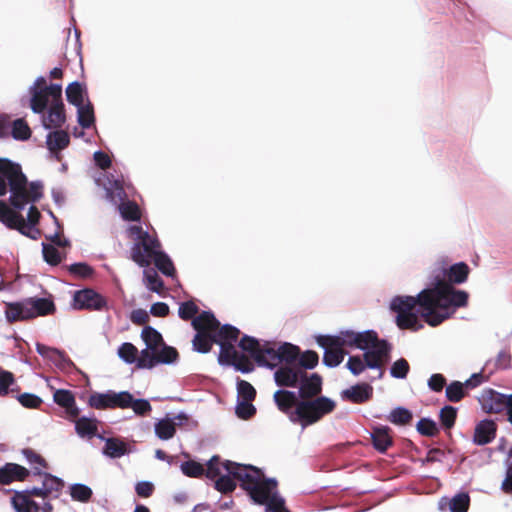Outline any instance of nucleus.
Returning a JSON list of instances; mask_svg holds the SVG:
<instances>
[{
    "mask_svg": "<svg viewBox=\"0 0 512 512\" xmlns=\"http://www.w3.org/2000/svg\"><path fill=\"white\" fill-rule=\"evenodd\" d=\"M10 188L9 201L13 208L24 209L28 203H35L42 197V184L32 182L27 187L26 176L20 165L6 158H0V196Z\"/></svg>",
    "mask_w": 512,
    "mask_h": 512,
    "instance_id": "nucleus-6",
    "label": "nucleus"
},
{
    "mask_svg": "<svg viewBox=\"0 0 512 512\" xmlns=\"http://www.w3.org/2000/svg\"><path fill=\"white\" fill-rule=\"evenodd\" d=\"M77 118L83 128H90L94 124V110L90 102L77 106Z\"/></svg>",
    "mask_w": 512,
    "mask_h": 512,
    "instance_id": "nucleus-30",
    "label": "nucleus"
},
{
    "mask_svg": "<svg viewBox=\"0 0 512 512\" xmlns=\"http://www.w3.org/2000/svg\"><path fill=\"white\" fill-rule=\"evenodd\" d=\"M54 401L62 407H70L75 404L73 394L68 390L59 389L54 393Z\"/></svg>",
    "mask_w": 512,
    "mask_h": 512,
    "instance_id": "nucleus-49",
    "label": "nucleus"
},
{
    "mask_svg": "<svg viewBox=\"0 0 512 512\" xmlns=\"http://www.w3.org/2000/svg\"><path fill=\"white\" fill-rule=\"evenodd\" d=\"M198 307L193 301H186L180 304L178 314L183 320H192V326L197 331L193 338V348L199 353L210 351L212 344L220 346L218 361L220 364L233 365L242 373H249L253 370V364L241 356L235 347L240 334L236 327L225 324L220 327V322L210 311H203L198 316Z\"/></svg>",
    "mask_w": 512,
    "mask_h": 512,
    "instance_id": "nucleus-3",
    "label": "nucleus"
},
{
    "mask_svg": "<svg viewBox=\"0 0 512 512\" xmlns=\"http://www.w3.org/2000/svg\"><path fill=\"white\" fill-rule=\"evenodd\" d=\"M23 454L31 465H35L34 469L37 471V473H40L41 468L44 467V460L32 450L26 449L23 451Z\"/></svg>",
    "mask_w": 512,
    "mask_h": 512,
    "instance_id": "nucleus-54",
    "label": "nucleus"
},
{
    "mask_svg": "<svg viewBox=\"0 0 512 512\" xmlns=\"http://www.w3.org/2000/svg\"><path fill=\"white\" fill-rule=\"evenodd\" d=\"M446 384V379L442 374H433L430 376L428 380V387L435 392L442 391L443 387Z\"/></svg>",
    "mask_w": 512,
    "mask_h": 512,
    "instance_id": "nucleus-53",
    "label": "nucleus"
},
{
    "mask_svg": "<svg viewBox=\"0 0 512 512\" xmlns=\"http://www.w3.org/2000/svg\"><path fill=\"white\" fill-rule=\"evenodd\" d=\"M371 334L350 329L341 330L336 335H324L317 338V343L324 349L323 363L328 367L338 366L344 359V348H365Z\"/></svg>",
    "mask_w": 512,
    "mask_h": 512,
    "instance_id": "nucleus-9",
    "label": "nucleus"
},
{
    "mask_svg": "<svg viewBox=\"0 0 512 512\" xmlns=\"http://www.w3.org/2000/svg\"><path fill=\"white\" fill-rule=\"evenodd\" d=\"M363 332L371 334L370 340L366 341V347L358 348L364 353L362 356H350L346 367L355 376L360 375L366 368L377 370V378H381L383 375L382 367L389 359L391 346L386 340L379 339L374 330H364Z\"/></svg>",
    "mask_w": 512,
    "mask_h": 512,
    "instance_id": "nucleus-10",
    "label": "nucleus"
},
{
    "mask_svg": "<svg viewBox=\"0 0 512 512\" xmlns=\"http://www.w3.org/2000/svg\"><path fill=\"white\" fill-rule=\"evenodd\" d=\"M29 94L30 108L34 113L42 115L45 129L60 128L64 124L66 117L60 84L47 85L46 78L40 76L29 87Z\"/></svg>",
    "mask_w": 512,
    "mask_h": 512,
    "instance_id": "nucleus-5",
    "label": "nucleus"
},
{
    "mask_svg": "<svg viewBox=\"0 0 512 512\" xmlns=\"http://www.w3.org/2000/svg\"><path fill=\"white\" fill-rule=\"evenodd\" d=\"M238 400H253L256 395L254 387L245 380H239L237 383Z\"/></svg>",
    "mask_w": 512,
    "mask_h": 512,
    "instance_id": "nucleus-44",
    "label": "nucleus"
},
{
    "mask_svg": "<svg viewBox=\"0 0 512 512\" xmlns=\"http://www.w3.org/2000/svg\"><path fill=\"white\" fill-rule=\"evenodd\" d=\"M482 409L486 413H500L509 409L512 394L506 395L493 389H484L478 398Z\"/></svg>",
    "mask_w": 512,
    "mask_h": 512,
    "instance_id": "nucleus-16",
    "label": "nucleus"
},
{
    "mask_svg": "<svg viewBox=\"0 0 512 512\" xmlns=\"http://www.w3.org/2000/svg\"><path fill=\"white\" fill-rule=\"evenodd\" d=\"M139 352L138 349L129 342L123 343L118 348V356L120 359H122L127 364H133L136 363V366L138 367V358H139Z\"/></svg>",
    "mask_w": 512,
    "mask_h": 512,
    "instance_id": "nucleus-34",
    "label": "nucleus"
},
{
    "mask_svg": "<svg viewBox=\"0 0 512 512\" xmlns=\"http://www.w3.org/2000/svg\"><path fill=\"white\" fill-rule=\"evenodd\" d=\"M89 405L95 409H112V390L91 394Z\"/></svg>",
    "mask_w": 512,
    "mask_h": 512,
    "instance_id": "nucleus-33",
    "label": "nucleus"
},
{
    "mask_svg": "<svg viewBox=\"0 0 512 512\" xmlns=\"http://www.w3.org/2000/svg\"><path fill=\"white\" fill-rule=\"evenodd\" d=\"M10 128V119L7 115H0V137L5 136Z\"/></svg>",
    "mask_w": 512,
    "mask_h": 512,
    "instance_id": "nucleus-63",
    "label": "nucleus"
},
{
    "mask_svg": "<svg viewBox=\"0 0 512 512\" xmlns=\"http://www.w3.org/2000/svg\"><path fill=\"white\" fill-rule=\"evenodd\" d=\"M445 456V453L440 449H431L428 451L426 456L427 462H441Z\"/></svg>",
    "mask_w": 512,
    "mask_h": 512,
    "instance_id": "nucleus-61",
    "label": "nucleus"
},
{
    "mask_svg": "<svg viewBox=\"0 0 512 512\" xmlns=\"http://www.w3.org/2000/svg\"><path fill=\"white\" fill-rule=\"evenodd\" d=\"M132 394L129 391H112V409H128Z\"/></svg>",
    "mask_w": 512,
    "mask_h": 512,
    "instance_id": "nucleus-42",
    "label": "nucleus"
},
{
    "mask_svg": "<svg viewBox=\"0 0 512 512\" xmlns=\"http://www.w3.org/2000/svg\"><path fill=\"white\" fill-rule=\"evenodd\" d=\"M391 429L388 426L374 427L371 433V439L374 448L380 452L385 453L392 445L393 440L390 435Z\"/></svg>",
    "mask_w": 512,
    "mask_h": 512,
    "instance_id": "nucleus-26",
    "label": "nucleus"
},
{
    "mask_svg": "<svg viewBox=\"0 0 512 512\" xmlns=\"http://www.w3.org/2000/svg\"><path fill=\"white\" fill-rule=\"evenodd\" d=\"M181 471L186 476L198 477L204 473L205 469L200 463L191 460L181 464Z\"/></svg>",
    "mask_w": 512,
    "mask_h": 512,
    "instance_id": "nucleus-48",
    "label": "nucleus"
},
{
    "mask_svg": "<svg viewBox=\"0 0 512 512\" xmlns=\"http://www.w3.org/2000/svg\"><path fill=\"white\" fill-rule=\"evenodd\" d=\"M150 313L155 317H164L169 313V306L164 302H157L151 306Z\"/></svg>",
    "mask_w": 512,
    "mask_h": 512,
    "instance_id": "nucleus-59",
    "label": "nucleus"
},
{
    "mask_svg": "<svg viewBox=\"0 0 512 512\" xmlns=\"http://www.w3.org/2000/svg\"><path fill=\"white\" fill-rule=\"evenodd\" d=\"M128 236L134 241L131 256L141 267H148L151 262L166 276H174L175 268L169 256L161 250L158 239L144 231L141 226L131 225Z\"/></svg>",
    "mask_w": 512,
    "mask_h": 512,
    "instance_id": "nucleus-7",
    "label": "nucleus"
},
{
    "mask_svg": "<svg viewBox=\"0 0 512 512\" xmlns=\"http://www.w3.org/2000/svg\"><path fill=\"white\" fill-rule=\"evenodd\" d=\"M16 210V208H14ZM22 209H20L21 211ZM0 222L10 229H16L23 235L36 239L40 234L35 225H26L24 217L19 213V209L14 211L8 205L0 200Z\"/></svg>",
    "mask_w": 512,
    "mask_h": 512,
    "instance_id": "nucleus-14",
    "label": "nucleus"
},
{
    "mask_svg": "<svg viewBox=\"0 0 512 512\" xmlns=\"http://www.w3.org/2000/svg\"><path fill=\"white\" fill-rule=\"evenodd\" d=\"M130 320L134 324L143 325L149 320V315L144 309H135L131 312Z\"/></svg>",
    "mask_w": 512,
    "mask_h": 512,
    "instance_id": "nucleus-57",
    "label": "nucleus"
},
{
    "mask_svg": "<svg viewBox=\"0 0 512 512\" xmlns=\"http://www.w3.org/2000/svg\"><path fill=\"white\" fill-rule=\"evenodd\" d=\"M36 351L43 358L51 361L54 365L61 369H66L73 366L72 361L65 355V353L56 348L37 343Z\"/></svg>",
    "mask_w": 512,
    "mask_h": 512,
    "instance_id": "nucleus-21",
    "label": "nucleus"
},
{
    "mask_svg": "<svg viewBox=\"0 0 512 512\" xmlns=\"http://www.w3.org/2000/svg\"><path fill=\"white\" fill-rule=\"evenodd\" d=\"M504 466L505 478L502 482L501 488L506 493H512V445L504 460Z\"/></svg>",
    "mask_w": 512,
    "mask_h": 512,
    "instance_id": "nucleus-39",
    "label": "nucleus"
},
{
    "mask_svg": "<svg viewBox=\"0 0 512 512\" xmlns=\"http://www.w3.org/2000/svg\"><path fill=\"white\" fill-rule=\"evenodd\" d=\"M48 239L57 246H67L69 244V241L67 239H62L58 233H54L53 235H50Z\"/></svg>",
    "mask_w": 512,
    "mask_h": 512,
    "instance_id": "nucleus-64",
    "label": "nucleus"
},
{
    "mask_svg": "<svg viewBox=\"0 0 512 512\" xmlns=\"http://www.w3.org/2000/svg\"><path fill=\"white\" fill-rule=\"evenodd\" d=\"M104 176L106 179V183H104L106 199L113 204L120 202L118 209L123 219L129 221L139 220L141 214L138 205L131 201H124L126 192L124 190L123 176L114 175L113 173H106Z\"/></svg>",
    "mask_w": 512,
    "mask_h": 512,
    "instance_id": "nucleus-12",
    "label": "nucleus"
},
{
    "mask_svg": "<svg viewBox=\"0 0 512 512\" xmlns=\"http://www.w3.org/2000/svg\"><path fill=\"white\" fill-rule=\"evenodd\" d=\"M239 347L249 353L259 366L275 368L278 364H297L299 348L290 343H283L278 348L269 342L261 343L254 337L243 336Z\"/></svg>",
    "mask_w": 512,
    "mask_h": 512,
    "instance_id": "nucleus-8",
    "label": "nucleus"
},
{
    "mask_svg": "<svg viewBox=\"0 0 512 512\" xmlns=\"http://www.w3.org/2000/svg\"><path fill=\"white\" fill-rule=\"evenodd\" d=\"M11 504L16 512H39V505L33 501L26 491L15 492L11 498Z\"/></svg>",
    "mask_w": 512,
    "mask_h": 512,
    "instance_id": "nucleus-25",
    "label": "nucleus"
},
{
    "mask_svg": "<svg viewBox=\"0 0 512 512\" xmlns=\"http://www.w3.org/2000/svg\"><path fill=\"white\" fill-rule=\"evenodd\" d=\"M143 273L147 288L160 294V291L163 287V282L158 276L157 272L154 269L149 268L145 269Z\"/></svg>",
    "mask_w": 512,
    "mask_h": 512,
    "instance_id": "nucleus-37",
    "label": "nucleus"
},
{
    "mask_svg": "<svg viewBox=\"0 0 512 512\" xmlns=\"http://www.w3.org/2000/svg\"><path fill=\"white\" fill-rule=\"evenodd\" d=\"M29 475V471L15 463H6L0 468V483L10 484L13 481H22Z\"/></svg>",
    "mask_w": 512,
    "mask_h": 512,
    "instance_id": "nucleus-24",
    "label": "nucleus"
},
{
    "mask_svg": "<svg viewBox=\"0 0 512 512\" xmlns=\"http://www.w3.org/2000/svg\"><path fill=\"white\" fill-rule=\"evenodd\" d=\"M69 271L80 277H88L92 274V269L85 263H74L70 266Z\"/></svg>",
    "mask_w": 512,
    "mask_h": 512,
    "instance_id": "nucleus-56",
    "label": "nucleus"
},
{
    "mask_svg": "<svg viewBox=\"0 0 512 512\" xmlns=\"http://www.w3.org/2000/svg\"><path fill=\"white\" fill-rule=\"evenodd\" d=\"M54 309L55 306L52 300L32 297L21 302L8 304L5 315L9 322H15L48 315Z\"/></svg>",
    "mask_w": 512,
    "mask_h": 512,
    "instance_id": "nucleus-13",
    "label": "nucleus"
},
{
    "mask_svg": "<svg viewBox=\"0 0 512 512\" xmlns=\"http://www.w3.org/2000/svg\"><path fill=\"white\" fill-rule=\"evenodd\" d=\"M40 217V212L38 209L31 205L29 207L28 213H27V222L26 225H36Z\"/></svg>",
    "mask_w": 512,
    "mask_h": 512,
    "instance_id": "nucleus-62",
    "label": "nucleus"
},
{
    "mask_svg": "<svg viewBox=\"0 0 512 512\" xmlns=\"http://www.w3.org/2000/svg\"><path fill=\"white\" fill-rule=\"evenodd\" d=\"M141 338L146 347L139 354L138 368L152 369L158 364H172L177 360V350L167 346L162 335L155 328L151 326L144 327Z\"/></svg>",
    "mask_w": 512,
    "mask_h": 512,
    "instance_id": "nucleus-11",
    "label": "nucleus"
},
{
    "mask_svg": "<svg viewBox=\"0 0 512 512\" xmlns=\"http://www.w3.org/2000/svg\"><path fill=\"white\" fill-rule=\"evenodd\" d=\"M94 161L96 165L103 170L109 168L111 165L110 157L102 151H96L94 153Z\"/></svg>",
    "mask_w": 512,
    "mask_h": 512,
    "instance_id": "nucleus-58",
    "label": "nucleus"
},
{
    "mask_svg": "<svg viewBox=\"0 0 512 512\" xmlns=\"http://www.w3.org/2000/svg\"><path fill=\"white\" fill-rule=\"evenodd\" d=\"M154 490V485L149 481H140L135 486V491L140 497H149Z\"/></svg>",
    "mask_w": 512,
    "mask_h": 512,
    "instance_id": "nucleus-55",
    "label": "nucleus"
},
{
    "mask_svg": "<svg viewBox=\"0 0 512 512\" xmlns=\"http://www.w3.org/2000/svg\"><path fill=\"white\" fill-rule=\"evenodd\" d=\"M187 419L188 417L185 413H179L173 416L167 415L154 424L155 435L160 440H170L176 433V427L182 425Z\"/></svg>",
    "mask_w": 512,
    "mask_h": 512,
    "instance_id": "nucleus-17",
    "label": "nucleus"
},
{
    "mask_svg": "<svg viewBox=\"0 0 512 512\" xmlns=\"http://www.w3.org/2000/svg\"><path fill=\"white\" fill-rule=\"evenodd\" d=\"M497 432V424L491 419H484L478 422L474 429L473 443L478 446H484L491 443Z\"/></svg>",
    "mask_w": 512,
    "mask_h": 512,
    "instance_id": "nucleus-20",
    "label": "nucleus"
},
{
    "mask_svg": "<svg viewBox=\"0 0 512 512\" xmlns=\"http://www.w3.org/2000/svg\"><path fill=\"white\" fill-rule=\"evenodd\" d=\"M129 408H131L137 416L145 417L148 416L152 411V406L147 399L134 398L130 400Z\"/></svg>",
    "mask_w": 512,
    "mask_h": 512,
    "instance_id": "nucleus-38",
    "label": "nucleus"
},
{
    "mask_svg": "<svg viewBox=\"0 0 512 512\" xmlns=\"http://www.w3.org/2000/svg\"><path fill=\"white\" fill-rule=\"evenodd\" d=\"M509 362H510L509 354L506 351L502 350L497 355V358L495 360V366L497 368H506V367H508Z\"/></svg>",
    "mask_w": 512,
    "mask_h": 512,
    "instance_id": "nucleus-60",
    "label": "nucleus"
},
{
    "mask_svg": "<svg viewBox=\"0 0 512 512\" xmlns=\"http://www.w3.org/2000/svg\"><path fill=\"white\" fill-rule=\"evenodd\" d=\"M11 135L15 140L25 141L31 137V129L27 122L22 119H16L12 123L10 122Z\"/></svg>",
    "mask_w": 512,
    "mask_h": 512,
    "instance_id": "nucleus-31",
    "label": "nucleus"
},
{
    "mask_svg": "<svg viewBox=\"0 0 512 512\" xmlns=\"http://www.w3.org/2000/svg\"><path fill=\"white\" fill-rule=\"evenodd\" d=\"M298 393L288 390H277L274 401L280 411L285 413L293 423L303 428L321 420L336 408V402L321 396L322 378L317 373H303L298 386Z\"/></svg>",
    "mask_w": 512,
    "mask_h": 512,
    "instance_id": "nucleus-4",
    "label": "nucleus"
},
{
    "mask_svg": "<svg viewBox=\"0 0 512 512\" xmlns=\"http://www.w3.org/2000/svg\"><path fill=\"white\" fill-rule=\"evenodd\" d=\"M456 413V409L452 406H445L442 408L440 411V419L442 424L447 428H451L454 425Z\"/></svg>",
    "mask_w": 512,
    "mask_h": 512,
    "instance_id": "nucleus-50",
    "label": "nucleus"
},
{
    "mask_svg": "<svg viewBox=\"0 0 512 512\" xmlns=\"http://www.w3.org/2000/svg\"><path fill=\"white\" fill-rule=\"evenodd\" d=\"M417 431L424 436H434L438 432L436 423L428 418H422L416 425Z\"/></svg>",
    "mask_w": 512,
    "mask_h": 512,
    "instance_id": "nucleus-45",
    "label": "nucleus"
},
{
    "mask_svg": "<svg viewBox=\"0 0 512 512\" xmlns=\"http://www.w3.org/2000/svg\"><path fill=\"white\" fill-rule=\"evenodd\" d=\"M13 382V374L0 368V396L8 393V389Z\"/></svg>",
    "mask_w": 512,
    "mask_h": 512,
    "instance_id": "nucleus-52",
    "label": "nucleus"
},
{
    "mask_svg": "<svg viewBox=\"0 0 512 512\" xmlns=\"http://www.w3.org/2000/svg\"><path fill=\"white\" fill-rule=\"evenodd\" d=\"M490 362H486L482 371L474 373L465 382L453 381L446 387V397L451 402H459L465 396V389H473L482 384L488 379L484 376V371L489 366Z\"/></svg>",
    "mask_w": 512,
    "mask_h": 512,
    "instance_id": "nucleus-15",
    "label": "nucleus"
},
{
    "mask_svg": "<svg viewBox=\"0 0 512 512\" xmlns=\"http://www.w3.org/2000/svg\"><path fill=\"white\" fill-rule=\"evenodd\" d=\"M469 267L464 262L451 265L444 273L445 278L435 277L431 287L423 289L417 296H396L391 300L390 308L397 313L396 323L400 329L417 331L423 327L421 317L430 326H437L451 317L457 308L465 307L468 293L457 290L453 284H462L467 280Z\"/></svg>",
    "mask_w": 512,
    "mask_h": 512,
    "instance_id": "nucleus-1",
    "label": "nucleus"
},
{
    "mask_svg": "<svg viewBox=\"0 0 512 512\" xmlns=\"http://www.w3.org/2000/svg\"><path fill=\"white\" fill-rule=\"evenodd\" d=\"M319 361V357L314 351H306L301 356L299 355L297 358V366L302 367L303 370L313 369Z\"/></svg>",
    "mask_w": 512,
    "mask_h": 512,
    "instance_id": "nucleus-41",
    "label": "nucleus"
},
{
    "mask_svg": "<svg viewBox=\"0 0 512 512\" xmlns=\"http://www.w3.org/2000/svg\"><path fill=\"white\" fill-rule=\"evenodd\" d=\"M409 370L410 366L408 361L404 358H400L391 365L390 375L396 379H405Z\"/></svg>",
    "mask_w": 512,
    "mask_h": 512,
    "instance_id": "nucleus-40",
    "label": "nucleus"
},
{
    "mask_svg": "<svg viewBox=\"0 0 512 512\" xmlns=\"http://www.w3.org/2000/svg\"><path fill=\"white\" fill-rule=\"evenodd\" d=\"M66 96L68 102L76 107L85 103L83 86L77 81L68 85Z\"/></svg>",
    "mask_w": 512,
    "mask_h": 512,
    "instance_id": "nucleus-32",
    "label": "nucleus"
},
{
    "mask_svg": "<svg viewBox=\"0 0 512 512\" xmlns=\"http://www.w3.org/2000/svg\"><path fill=\"white\" fill-rule=\"evenodd\" d=\"M20 404L26 408H37L42 403V399L31 393H23L17 397Z\"/></svg>",
    "mask_w": 512,
    "mask_h": 512,
    "instance_id": "nucleus-51",
    "label": "nucleus"
},
{
    "mask_svg": "<svg viewBox=\"0 0 512 512\" xmlns=\"http://www.w3.org/2000/svg\"><path fill=\"white\" fill-rule=\"evenodd\" d=\"M70 143V136L64 130H55L48 133L46 145L56 160L61 159L60 151L65 149Z\"/></svg>",
    "mask_w": 512,
    "mask_h": 512,
    "instance_id": "nucleus-23",
    "label": "nucleus"
},
{
    "mask_svg": "<svg viewBox=\"0 0 512 512\" xmlns=\"http://www.w3.org/2000/svg\"><path fill=\"white\" fill-rule=\"evenodd\" d=\"M42 485L46 494L49 495L53 492L60 491L61 488L63 487V481L58 477L52 476L50 474H45Z\"/></svg>",
    "mask_w": 512,
    "mask_h": 512,
    "instance_id": "nucleus-47",
    "label": "nucleus"
},
{
    "mask_svg": "<svg viewBox=\"0 0 512 512\" xmlns=\"http://www.w3.org/2000/svg\"><path fill=\"white\" fill-rule=\"evenodd\" d=\"M372 395L373 388L367 383L356 384L341 392L342 399L357 404L368 401Z\"/></svg>",
    "mask_w": 512,
    "mask_h": 512,
    "instance_id": "nucleus-22",
    "label": "nucleus"
},
{
    "mask_svg": "<svg viewBox=\"0 0 512 512\" xmlns=\"http://www.w3.org/2000/svg\"><path fill=\"white\" fill-rule=\"evenodd\" d=\"M304 372L297 364L280 365L274 372V380L278 386L297 387Z\"/></svg>",
    "mask_w": 512,
    "mask_h": 512,
    "instance_id": "nucleus-18",
    "label": "nucleus"
},
{
    "mask_svg": "<svg viewBox=\"0 0 512 512\" xmlns=\"http://www.w3.org/2000/svg\"><path fill=\"white\" fill-rule=\"evenodd\" d=\"M42 252L44 260L50 265H57L61 262L59 251L50 244L42 243Z\"/></svg>",
    "mask_w": 512,
    "mask_h": 512,
    "instance_id": "nucleus-46",
    "label": "nucleus"
},
{
    "mask_svg": "<svg viewBox=\"0 0 512 512\" xmlns=\"http://www.w3.org/2000/svg\"><path fill=\"white\" fill-rule=\"evenodd\" d=\"M70 495L73 500L87 502L92 496V490L85 484L75 483L70 487Z\"/></svg>",
    "mask_w": 512,
    "mask_h": 512,
    "instance_id": "nucleus-35",
    "label": "nucleus"
},
{
    "mask_svg": "<svg viewBox=\"0 0 512 512\" xmlns=\"http://www.w3.org/2000/svg\"><path fill=\"white\" fill-rule=\"evenodd\" d=\"M252 400H238L236 405V414L241 419H248L252 417L255 412L256 408L251 403Z\"/></svg>",
    "mask_w": 512,
    "mask_h": 512,
    "instance_id": "nucleus-43",
    "label": "nucleus"
},
{
    "mask_svg": "<svg viewBox=\"0 0 512 512\" xmlns=\"http://www.w3.org/2000/svg\"><path fill=\"white\" fill-rule=\"evenodd\" d=\"M411 419L412 413L404 407H397L393 409L388 416V420L397 425H405L409 423Z\"/></svg>",
    "mask_w": 512,
    "mask_h": 512,
    "instance_id": "nucleus-36",
    "label": "nucleus"
},
{
    "mask_svg": "<svg viewBox=\"0 0 512 512\" xmlns=\"http://www.w3.org/2000/svg\"><path fill=\"white\" fill-rule=\"evenodd\" d=\"M75 430L81 438H93L97 433V421L81 417L75 421Z\"/></svg>",
    "mask_w": 512,
    "mask_h": 512,
    "instance_id": "nucleus-28",
    "label": "nucleus"
},
{
    "mask_svg": "<svg viewBox=\"0 0 512 512\" xmlns=\"http://www.w3.org/2000/svg\"><path fill=\"white\" fill-rule=\"evenodd\" d=\"M449 506L450 512H467L470 506V497L466 492H460L454 495L450 500L442 498L439 501V509L443 510Z\"/></svg>",
    "mask_w": 512,
    "mask_h": 512,
    "instance_id": "nucleus-27",
    "label": "nucleus"
},
{
    "mask_svg": "<svg viewBox=\"0 0 512 512\" xmlns=\"http://www.w3.org/2000/svg\"><path fill=\"white\" fill-rule=\"evenodd\" d=\"M105 304L104 298L91 289L77 291L74 294L73 306L76 309L100 310Z\"/></svg>",
    "mask_w": 512,
    "mask_h": 512,
    "instance_id": "nucleus-19",
    "label": "nucleus"
},
{
    "mask_svg": "<svg viewBox=\"0 0 512 512\" xmlns=\"http://www.w3.org/2000/svg\"><path fill=\"white\" fill-rule=\"evenodd\" d=\"M127 452L126 444L116 438H107L103 453L110 458H120Z\"/></svg>",
    "mask_w": 512,
    "mask_h": 512,
    "instance_id": "nucleus-29",
    "label": "nucleus"
},
{
    "mask_svg": "<svg viewBox=\"0 0 512 512\" xmlns=\"http://www.w3.org/2000/svg\"><path fill=\"white\" fill-rule=\"evenodd\" d=\"M206 476L215 479L214 486L222 493L232 492L238 480L251 500L264 505L266 512H290L285 499L278 492L277 481L266 478L260 469L252 465L221 462L219 457L214 456L207 463Z\"/></svg>",
    "mask_w": 512,
    "mask_h": 512,
    "instance_id": "nucleus-2",
    "label": "nucleus"
}]
</instances>
